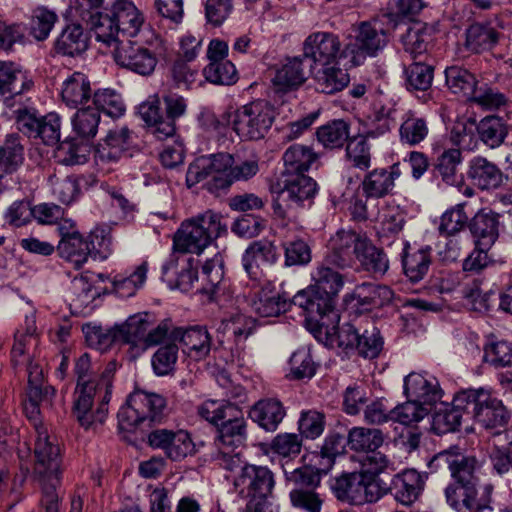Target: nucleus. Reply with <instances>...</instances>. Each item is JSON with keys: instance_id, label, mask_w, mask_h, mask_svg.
<instances>
[{"instance_id": "dca6fc26", "label": "nucleus", "mask_w": 512, "mask_h": 512, "mask_svg": "<svg viewBox=\"0 0 512 512\" xmlns=\"http://www.w3.org/2000/svg\"><path fill=\"white\" fill-rule=\"evenodd\" d=\"M114 60L122 68L141 76L151 75L157 65L156 54L133 41H119L114 51Z\"/></svg>"}, {"instance_id": "a211bd4d", "label": "nucleus", "mask_w": 512, "mask_h": 512, "mask_svg": "<svg viewBox=\"0 0 512 512\" xmlns=\"http://www.w3.org/2000/svg\"><path fill=\"white\" fill-rule=\"evenodd\" d=\"M38 431L35 443L34 474L37 479L62 478V459L60 448L49 440L45 431Z\"/></svg>"}, {"instance_id": "393cba45", "label": "nucleus", "mask_w": 512, "mask_h": 512, "mask_svg": "<svg viewBox=\"0 0 512 512\" xmlns=\"http://www.w3.org/2000/svg\"><path fill=\"white\" fill-rule=\"evenodd\" d=\"M500 215L490 209L479 210L470 220L468 228L479 247L491 248L499 237Z\"/></svg>"}, {"instance_id": "f8f14e48", "label": "nucleus", "mask_w": 512, "mask_h": 512, "mask_svg": "<svg viewBox=\"0 0 512 512\" xmlns=\"http://www.w3.org/2000/svg\"><path fill=\"white\" fill-rule=\"evenodd\" d=\"M326 337L331 344L336 343L347 352L356 351L359 356L366 359L377 358L384 345L379 329L373 325L361 330L349 322L342 325L334 324L331 334Z\"/></svg>"}, {"instance_id": "72a5a7b5", "label": "nucleus", "mask_w": 512, "mask_h": 512, "mask_svg": "<svg viewBox=\"0 0 512 512\" xmlns=\"http://www.w3.org/2000/svg\"><path fill=\"white\" fill-rule=\"evenodd\" d=\"M404 254L402 256V265L405 276L409 281L418 283L427 275L431 263V248L426 246L415 251H406L409 247L407 242L404 243Z\"/></svg>"}, {"instance_id": "bb28decb", "label": "nucleus", "mask_w": 512, "mask_h": 512, "mask_svg": "<svg viewBox=\"0 0 512 512\" xmlns=\"http://www.w3.org/2000/svg\"><path fill=\"white\" fill-rule=\"evenodd\" d=\"M498 28H503L499 22L471 24L466 30V47L475 53L493 49L504 38Z\"/></svg>"}, {"instance_id": "5701e85b", "label": "nucleus", "mask_w": 512, "mask_h": 512, "mask_svg": "<svg viewBox=\"0 0 512 512\" xmlns=\"http://www.w3.org/2000/svg\"><path fill=\"white\" fill-rule=\"evenodd\" d=\"M400 163L392 164L389 169L375 168L368 172L361 184L366 199H381L393 193L395 181L401 176Z\"/></svg>"}, {"instance_id": "5fc2aeb1", "label": "nucleus", "mask_w": 512, "mask_h": 512, "mask_svg": "<svg viewBox=\"0 0 512 512\" xmlns=\"http://www.w3.org/2000/svg\"><path fill=\"white\" fill-rule=\"evenodd\" d=\"M93 103L98 113L103 112L112 118H119L126 111L121 95L112 89L97 90L93 95Z\"/></svg>"}, {"instance_id": "774afa93", "label": "nucleus", "mask_w": 512, "mask_h": 512, "mask_svg": "<svg viewBox=\"0 0 512 512\" xmlns=\"http://www.w3.org/2000/svg\"><path fill=\"white\" fill-rule=\"evenodd\" d=\"M428 132L426 120L413 115L408 116L399 129L401 141L410 146L421 143L427 137Z\"/></svg>"}, {"instance_id": "f704fd0d", "label": "nucleus", "mask_w": 512, "mask_h": 512, "mask_svg": "<svg viewBox=\"0 0 512 512\" xmlns=\"http://www.w3.org/2000/svg\"><path fill=\"white\" fill-rule=\"evenodd\" d=\"M33 81L28 79L18 65L13 62L0 61V96L22 94L30 90Z\"/></svg>"}, {"instance_id": "20e7f679", "label": "nucleus", "mask_w": 512, "mask_h": 512, "mask_svg": "<svg viewBox=\"0 0 512 512\" xmlns=\"http://www.w3.org/2000/svg\"><path fill=\"white\" fill-rule=\"evenodd\" d=\"M96 39L110 45L118 36L135 37L145 24L144 14L132 0H114L97 18Z\"/></svg>"}, {"instance_id": "6e6d98bb", "label": "nucleus", "mask_w": 512, "mask_h": 512, "mask_svg": "<svg viewBox=\"0 0 512 512\" xmlns=\"http://www.w3.org/2000/svg\"><path fill=\"white\" fill-rule=\"evenodd\" d=\"M464 208V203L457 204L442 214L438 228L441 235L453 237L465 227H468L469 216Z\"/></svg>"}, {"instance_id": "69168bd1", "label": "nucleus", "mask_w": 512, "mask_h": 512, "mask_svg": "<svg viewBox=\"0 0 512 512\" xmlns=\"http://www.w3.org/2000/svg\"><path fill=\"white\" fill-rule=\"evenodd\" d=\"M194 443L188 432L171 430L164 454L173 461H179L194 452Z\"/></svg>"}, {"instance_id": "bf43d9fd", "label": "nucleus", "mask_w": 512, "mask_h": 512, "mask_svg": "<svg viewBox=\"0 0 512 512\" xmlns=\"http://www.w3.org/2000/svg\"><path fill=\"white\" fill-rule=\"evenodd\" d=\"M346 157L353 167L367 170L371 166V151L367 136L351 137L346 145Z\"/></svg>"}, {"instance_id": "0e129e2a", "label": "nucleus", "mask_w": 512, "mask_h": 512, "mask_svg": "<svg viewBox=\"0 0 512 512\" xmlns=\"http://www.w3.org/2000/svg\"><path fill=\"white\" fill-rule=\"evenodd\" d=\"M177 344L167 343L160 346L152 356V368L157 376H166L174 369L178 359Z\"/></svg>"}, {"instance_id": "a18cd8bd", "label": "nucleus", "mask_w": 512, "mask_h": 512, "mask_svg": "<svg viewBox=\"0 0 512 512\" xmlns=\"http://www.w3.org/2000/svg\"><path fill=\"white\" fill-rule=\"evenodd\" d=\"M349 124L342 119H335L320 126L316 131L317 140L327 149L344 146L350 139Z\"/></svg>"}, {"instance_id": "c85d7f7f", "label": "nucleus", "mask_w": 512, "mask_h": 512, "mask_svg": "<svg viewBox=\"0 0 512 512\" xmlns=\"http://www.w3.org/2000/svg\"><path fill=\"white\" fill-rule=\"evenodd\" d=\"M352 297L358 311H371L389 303L393 298V291L386 285L364 282L355 287Z\"/></svg>"}, {"instance_id": "9b49d317", "label": "nucleus", "mask_w": 512, "mask_h": 512, "mask_svg": "<svg viewBox=\"0 0 512 512\" xmlns=\"http://www.w3.org/2000/svg\"><path fill=\"white\" fill-rule=\"evenodd\" d=\"M165 115L161 113L160 102H146L140 105L139 114L143 121L152 129V133L160 140L172 137L176 133V120L182 117L187 109L186 99L176 93L162 96Z\"/></svg>"}, {"instance_id": "58836bf2", "label": "nucleus", "mask_w": 512, "mask_h": 512, "mask_svg": "<svg viewBox=\"0 0 512 512\" xmlns=\"http://www.w3.org/2000/svg\"><path fill=\"white\" fill-rule=\"evenodd\" d=\"M131 395V402L150 423H159L164 418L166 399L157 393L136 390Z\"/></svg>"}, {"instance_id": "f3484780", "label": "nucleus", "mask_w": 512, "mask_h": 512, "mask_svg": "<svg viewBox=\"0 0 512 512\" xmlns=\"http://www.w3.org/2000/svg\"><path fill=\"white\" fill-rule=\"evenodd\" d=\"M367 239L351 230L338 231L331 239L332 249L325 257L326 263L341 269L351 267Z\"/></svg>"}, {"instance_id": "4d7b16f0", "label": "nucleus", "mask_w": 512, "mask_h": 512, "mask_svg": "<svg viewBox=\"0 0 512 512\" xmlns=\"http://www.w3.org/2000/svg\"><path fill=\"white\" fill-rule=\"evenodd\" d=\"M433 67L421 61H414L405 69L408 90L426 91L431 87Z\"/></svg>"}, {"instance_id": "c756f323", "label": "nucleus", "mask_w": 512, "mask_h": 512, "mask_svg": "<svg viewBox=\"0 0 512 512\" xmlns=\"http://www.w3.org/2000/svg\"><path fill=\"white\" fill-rule=\"evenodd\" d=\"M313 74L316 90L324 94H334L343 90L349 83V75L345 69L340 68L339 62L329 66H310Z\"/></svg>"}, {"instance_id": "603ef678", "label": "nucleus", "mask_w": 512, "mask_h": 512, "mask_svg": "<svg viewBox=\"0 0 512 512\" xmlns=\"http://www.w3.org/2000/svg\"><path fill=\"white\" fill-rule=\"evenodd\" d=\"M452 464L453 467L450 472L455 483L468 486L478 484L476 471L481 465L475 456L464 455L460 452L459 455H456V460L452 461Z\"/></svg>"}, {"instance_id": "a19ab883", "label": "nucleus", "mask_w": 512, "mask_h": 512, "mask_svg": "<svg viewBox=\"0 0 512 512\" xmlns=\"http://www.w3.org/2000/svg\"><path fill=\"white\" fill-rule=\"evenodd\" d=\"M24 161V147L17 134H9L0 145V179L18 170Z\"/></svg>"}, {"instance_id": "0eeeda50", "label": "nucleus", "mask_w": 512, "mask_h": 512, "mask_svg": "<svg viewBox=\"0 0 512 512\" xmlns=\"http://www.w3.org/2000/svg\"><path fill=\"white\" fill-rule=\"evenodd\" d=\"M232 155L216 153L197 157L188 167L186 183L192 187L203 182V187L214 195H220L230 188L229 167Z\"/></svg>"}, {"instance_id": "09e8293b", "label": "nucleus", "mask_w": 512, "mask_h": 512, "mask_svg": "<svg viewBox=\"0 0 512 512\" xmlns=\"http://www.w3.org/2000/svg\"><path fill=\"white\" fill-rule=\"evenodd\" d=\"M357 256L364 270L375 276H383L389 269V260L382 249L377 248L370 239H367L364 247Z\"/></svg>"}, {"instance_id": "1a4fd4ad", "label": "nucleus", "mask_w": 512, "mask_h": 512, "mask_svg": "<svg viewBox=\"0 0 512 512\" xmlns=\"http://www.w3.org/2000/svg\"><path fill=\"white\" fill-rule=\"evenodd\" d=\"M283 187L272 203L275 217L285 220L296 216L298 209L310 206L318 192L316 181L306 174H283Z\"/></svg>"}, {"instance_id": "7ed1b4c3", "label": "nucleus", "mask_w": 512, "mask_h": 512, "mask_svg": "<svg viewBox=\"0 0 512 512\" xmlns=\"http://www.w3.org/2000/svg\"><path fill=\"white\" fill-rule=\"evenodd\" d=\"M233 487L239 498L246 501L245 512H272L269 498L275 486L274 473L266 466H239Z\"/></svg>"}, {"instance_id": "e433bc0d", "label": "nucleus", "mask_w": 512, "mask_h": 512, "mask_svg": "<svg viewBox=\"0 0 512 512\" xmlns=\"http://www.w3.org/2000/svg\"><path fill=\"white\" fill-rule=\"evenodd\" d=\"M61 97L72 108L86 103L91 97L89 78L81 72H74L63 82Z\"/></svg>"}, {"instance_id": "4c0bfd02", "label": "nucleus", "mask_w": 512, "mask_h": 512, "mask_svg": "<svg viewBox=\"0 0 512 512\" xmlns=\"http://www.w3.org/2000/svg\"><path fill=\"white\" fill-rule=\"evenodd\" d=\"M92 248H95L93 239L88 241L81 234L60 239L57 245L59 256L71 262L77 269L87 262Z\"/></svg>"}, {"instance_id": "9d476101", "label": "nucleus", "mask_w": 512, "mask_h": 512, "mask_svg": "<svg viewBox=\"0 0 512 512\" xmlns=\"http://www.w3.org/2000/svg\"><path fill=\"white\" fill-rule=\"evenodd\" d=\"M352 32L344 46L350 67L363 64L367 57H376L389 42L388 30L378 20L362 21L353 26Z\"/></svg>"}, {"instance_id": "e2e57ef3", "label": "nucleus", "mask_w": 512, "mask_h": 512, "mask_svg": "<svg viewBox=\"0 0 512 512\" xmlns=\"http://www.w3.org/2000/svg\"><path fill=\"white\" fill-rule=\"evenodd\" d=\"M148 264L141 263L133 273L127 277L116 276L113 280L115 291L121 297H131L143 286L147 278Z\"/></svg>"}, {"instance_id": "ddd939ff", "label": "nucleus", "mask_w": 512, "mask_h": 512, "mask_svg": "<svg viewBox=\"0 0 512 512\" xmlns=\"http://www.w3.org/2000/svg\"><path fill=\"white\" fill-rule=\"evenodd\" d=\"M469 419L485 429L505 427L510 419V412L501 400L483 388L466 389Z\"/></svg>"}, {"instance_id": "2eb2a0df", "label": "nucleus", "mask_w": 512, "mask_h": 512, "mask_svg": "<svg viewBox=\"0 0 512 512\" xmlns=\"http://www.w3.org/2000/svg\"><path fill=\"white\" fill-rule=\"evenodd\" d=\"M304 59H309L313 67L329 66L341 59H348L339 37L331 32H314L303 43Z\"/></svg>"}, {"instance_id": "7c9ffc66", "label": "nucleus", "mask_w": 512, "mask_h": 512, "mask_svg": "<svg viewBox=\"0 0 512 512\" xmlns=\"http://www.w3.org/2000/svg\"><path fill=\"white\" fill-rule=\"evenodd\" d=\"M285 416L283 404L275 398L259 400L250 410V418L269 432H274Z\"/></svg>"}, {"instance_id": "cd10ccee", "label": "nucleus", "mask_w": 512, "mask_h": 512, "mask_svg": "<svg viewBox=\"0 0 512 512\" xmlns=\"http://www.w3.org/2000/svg\"><path fill=\"white\" fill-rule=\"evenodd\" d=\"M404 393L423 405H432L442 397V390L435 378L427 379L421 374L410 373L404 379Z\"/></svg>"}, {"instance_id": "052dcab7", "label": "nucleus", "mask_w": 512, "mask_h": 512, "mask_svg": "<svg viewBox=\"0 0 512 512\" xmlns=\"http://www.w3.org/2000/svg\"><path fill=\"white\" fill-rule=\"evenodd\" d=\"M58 21V15L45 7H38L33 11L30 21V34L38 41L48 38L50 32Z\"/></svg>"}, {"instance_id": "39448f33", "label": "nucleus", "mask_w": 512, "mask_h": 512, "mask_svg": "<svg viewBox=\"0 0 512 512\" xmlns=\"http://www.w3.org/2000/svg\"><path fill=\"white\" fill-rule=\"evenodd\" d=\"M232 412L225 413L216 426V450L211 453V459L221 468L234 471L242 464L240 453L236 451L243 446L247 438L246 421L241 410L235 405Z\"/></svg>"}, {"instance_id": "de8ad7c7", "label": "nucleus", "mask_w": 512, "mask_h": 512, "mask_svg": "<svg viewBox=\"0 0 512 512\" xmlns=\"http://www.w3.org/2000/svg\"><path fill=\"white\" fill-rule=\"evenodd\" d=\"M445 78L446 85L454 94H463L468 100L471 99L479 84L472 73L458 66L446 68Z\"/></svg>"}, {"instance_id": "8fccbe9b", "label": "nucleus", "mask_w": 512, "mask_h": 512, "mask_svg": "<svg viewBox=\"0 0 512 512\" xmlns=\"http://www.w3.org/2000/svg\"><path fill=\"white\" fill-rule=\"evenodd\" d=\"M82 331L87 344L101 352L108 350L116 341H121L118 326L104 329L101 326L85 324Z\"/></svg>"}, {"instance_id": "c9c22d12", "label": "nucleus", "mask_w": 512, "mask_h": 512, "mask_svg": "<svg viewBox=\"0 0 512 512\" xmlns=\"http://www.w3.org/2000/svg\"><path fill=\"white\" fill-rule=\"evenodd\" d=\"M91 359L89 354L84 353L75 363V374L77 375V384L75 390L79 387L90 386L92 390H99L102 386L104 379L109 380L110 385L113 386V377L116 371V363L109 362L103 372L98 376H90Z\"/></svg>"}, {"instance_id": "864d4df0", "label": "nucleus", "mask_w": 512, "mask_h": 512, "mask_svg": "<svg viewBox=\"0 0 512 512\" xmlns=\"http://www.w3.org/2000/svg\"><path fill=\"white\" fill-rule=\"evenodd\" d=\"M149 318L148 313H138L130 316L124 324L118 326L121 341L132 344L144 341L146 333L151 326Z\"/></svg>"}, {"instance_id": "13d9d810", "label": "nucleus", "mask_w": 512, "mask_h": 512, "mask_svg": "<svg viewBox=\"0 0 512 512\" xmlns=\"http://www.w3.org/2000/svg\"><path fill=\"white\" fill-rule=\"evenodd\" d=\"M322 463H316L314 466H302L290 472L287 480L295 485L294 489H313L315 490L321 482V476L328 471L321 470Z\"/></svg>"}, {"instance_id": "473e14b6", "label": "nucleus", "mask_w": 512, "mask_h": 512, "mask_svg": "<svg viewBox=\"0 0 512 512\" xmlns=\"http://www.w3.org/2000/svg\"><path fill=\"white\" fill-rule=\"evenodd\" d=\"M130 130L126 126L115 127L107 133L103 142L97 147V154L101 161L116 162L129 146Z\"/></svg>"}, {"instance_id": "ea45409f", "label": "nucleus", "mask_w": 512, "mask_h": 512, "mask_svg": "<svg viewBox=\"0 0 512 512\" xmlns=\"http://www.w3.org/2000/svg\"><path fill=\"white\" fill-rule=\"evenodd\" d=\"M400 41L404 51L415 59L427 52L432 41L431 29L422 22H414L407 26L406 31L400 37Z\"/></svg>"}, {"instance_id": "338daca9", "label": "nucleus", "mask_w": 512, "mask_h": 512, "mask_svg": "<svg viewBox=\"0 0 512 512\" xmlns=\"http://www.w3.org/2000/svg\"><path fill=\"white\" fill-rule=\"evenodd\" d=\"M284 249V263L286 266L306 265L311 261V249L302 238L285 239L282 242Z\"/></svg>"}, {"instance_id": "4be33fe9", "label": "nucleus", "mask_w": 512, "mask_h": 512, "mask_svg": "<svg viewBox=\"0 0 512 512\" xmlns=\"http://www.w3.org/2000/svg\"><path fill=\"white\" fill-rule=\"evenodd\" d=\"M277 260L278 252L275 244L268 239H261L249 244L242 263L248 276L253 280H259L263 275V268L273 265Z\"/></svg>"}, {"instance_id": "37998d69", "label": "nucleus", "mask_w": 512, "mask_h": 512, "mask_svg": "<svg viewBox=\"0 0 512 512\" xmlns=\"http://www.w3.org/2000/svg\"><path fill=\"white\" fill-rule=\"evenodd\" d=\"M294 304L292 299L288 300L279 293L268 292L265 289H261L255 294V297L251 301L252 309L261 317H275Z\"/></svg>"}, {"instance_id": "3c124183", "label": "nucleus", "mask_w": 512, "mask_h": 512, "mask_svg": "<svg viewBox=\"0 0 512 512\" xmlns=\"http://www.w3.org/2000/svg\"><path fill=\"white\" fill-rule=\"evenodd\" d=\"M303 57L287 59L286 63L277 71L274 81L285 87H297L307 79V71L303 67Z\"/></svg>"}, {"instance_id": "6e6552de", "label": "nucleus", "mask_w": 512, "mask_h": 512, "mask_svg": "<svg viewBox=\"0 0 512 512\" xmlns=\"http://www.w3.org/2000/svg\"><path fill=\"white\" fill-rule=\"evenodd\" d=\"M224 118L231 123L234 132L244 141L265 137L275 119L274 107L266 100H257L235 111H227Z\"/></svg>"}, {"instance_id": "4468645a", "label": "nucleus", "mask_w": 512, "mask_h": 512, "mask_svg": "<svg viewBox=\"0 0 512 512\" xmlns=\"http://www.w3.org/2000/svg\"><path fill=\"white\" fill-rule=\"evenodd\" d=\"M381 480L367 478L361 472L347 473L335 478L331 489L336 498L352 505L376 502L383 496Z\"/></svg>"}, {"instance_id": "c03bdc74", "label": "nucleus", "mask_w": 512, "mask_h": 512, "mask_svg": "<svg viewBox=\"0 0 512 512\" xmlns=\"http://www.w3.org/2000/svg\"><path fill=\"white\" fill-rule=\"evenodd\" d=\"M317 157V154L309 146L291 145L283 154L284 174H305Z\"/></svg>"}, {"instance_id": "680f3d73", "label": "nucleus", "mask_w": 512, "mask_h": 512, "mask_svg": "<svg viewBox=\"0 0 512 512\" xmlns=\"http://www.w3.org/2000/svg\"><path fill=\"white\" fill-rule=\"evenodd\" d=\"M99 123L100 113L91 107L79 109L72 119L74 132L84 139L93 138L97 134Z\"/></svg>"}, {"instance_id": "a878e982", "label": "nucleus", "mask_w": 512, "mask_h": 512, "mask_svg": "<svg viewBox=\"0 0 512 512\" xmlns=\"http://www.w3.org/2000/svg\"><path fill=\"white\" fill-rule=\"evenodd\" d=\"M170 338L175 342H180L184 351L195 359H203L208 356L212 342L207 329L202 326H192L189 328H174L170 333Z\"/></svg>"}, {"instance_id": "b1692460", "label": "nucleus", "mask_w": 512, "mask_h": 512, "mask_svg": "<svg viewBox=\"0 0 512 512\" xmlns=\"http://www.w3.org/2000/svg\"><path fill=\"white\" fill-rule=\"evenodd\" d=\"M467 177L473 186L486 191L498 189L507 178L495 162L483 156L469 161Z\"/></svg>"}, {"instance_id": "aec40b11", "label": "nucleus", "mask_w": 512, "mask_h": 512, "mask_svg": "<svg viewBox=\"0 0 512 512\" xmlns=\"http://www.w3.org/2000/svg\"><path fill=\"white\" fill-rule=\"evenodd\" d=\"M424 485L423 476L418 471L406 469L396 474L389 486H382V493H390L398 503L410 506L419 498Z\"/></svg>"}, {"instance_id": "423d86ee", "label": "nucleus", "mask_w": 512, "mask_h": 512, "mask_svg": "<svg viewBox=\"0 0 512 512\" xmlns=\"http://www.w3.org/2000/svg\"><path fill=\"white\" fill-rule=\"evenodd\" d=\"M112 388L106 378L99 390H92L90 386L74 390L72 416L83 429L96 430L105 423Z\"/></svg>"}, {"instance_id": "f03ea898", "label": "nucleus", "mask_w": 512, "mask_h": 512, "mask_svg": "<svg viewBox=\"0 0 512 512\" xmlns=\"http://www.w3.org/2000/svg\"><path fill=\"white\" fill-rule=\"evenodd\" d=\"M221 214L207 210L184 220L173 238V247L181 253L201 254L214 240L227 233Z\"/></svg>"}, {"instance_id": "49530a36", "label": "nucleus", "mask_w": 512, "mask_h": 512, "mask_svg": "<svg viewBox=\"0 0 512 512\" xmlns=\"http://www.w3.org/2000/svg\"><path fill=\"white\" fill-rule=\"evenodd\" d=\"M480 140L489 148L499 147L508 134L506 122L498 116H486L477 125Z\"/></svg>"}, {"instance_id": "2f4dec72", "label": "nucleus", "mask_w": 512, "mask_h": 512, "mask_svg": "<svg viewBox=\"0 0 512 512\" xmlns=\"http://www.w3.org/2000/svg\"><path fill=\"white\" fill-rule=\"evenodd\" d=\"M255 329L256 320L254 318L244 314L233 315L220 322L217 332L222 334V337L218 339V342L222 345L225 341L224 338L227 337L228 340H233L238 345L252 335Z\"/></svg>"}, {"instance_id": "f257e3e1", "label": "nucleus", "mask_w": 512, "mask_h": 512, "mask_svg": "<svg viewBox=\"0 0 512 512\" xmlns=\"http://www.w3.org/2000/svg\"><path fill=\"white\" fill-rule=\"evenodd\" d=\"M331 266L325 258L311 274L313 283L292 298L294 306L300 308L305 316L306 327L315 335L331 334L334 324L340 320L336 303L344 280Z\"/></svg>"}, {"instance_id": "6ab92c4d", "label": "nucleus", "mask_w": 512, "mask_h": 512, "mask_svg": "<svg viewBox=\"0 0 512 512\" xmlns=\"http://www.w3.org/2000/svg\"><path fill=\"white\" fill-rule=\"evenodd\" d=\"M466 389L455 394L450 405L438 408L432 419V429L438 435L458 431L462 422L469 419Z\"/></svg>"}, {"instance_id": "79ce46f5", "label": "nucleus", "mask_w": 512, "mask_h": 512, "mask_svg": "<svg viewBox=\"0 0 512 512\" xmlns=\"http://www.w3.org/2000/svg\"><path fill=\"white\" fill-rule=\"evenodd\" d=\"M383 443V432L376 428L353 427L347 435V445L355 452H373L378 450Z\"/></svg>"}, {"instance_id": "412c9836", "label": "nucleus", "mask_w": 512, "mask_h": 512, "mask_svg": "<svg viewBox=\"0 0 512 512\" xmlns=\"http://www.w3.org/2000/svg\"><path fill=\"white\" fill-rule=\"evenodd\" d=\"M89 45V32L78 23H70L55 38L53 51L58 56L76 59L86 53Z\"/></svg>"}]
</instances>
